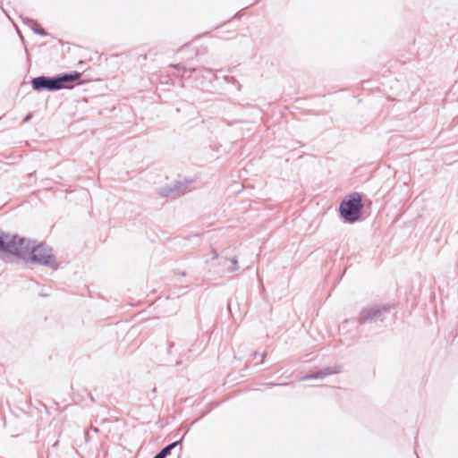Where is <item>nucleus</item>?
Wrapping results in <instances>:
<instances>
[{
	"label": "nucleus",
	"instance_id": "obj_6",
	"mask_svg": "<svg viewBox=\"0 0 458 458\" xmlns=\"http://www.w3.org/2000/svg\"><path fill=\"white\" fill-rule=\"evenodd\" d=\"M155 458H164L160 454H157Z\"/></svg>",
	"mask_w": 458,
	"mask_h": 458
},
{
	"label": "nucleus",
	"instance_id": "obj_2",
	"mask_svg": "<svg viewBox=\"0 0 458 458\" xmlns=\"http://www.w3.org/2000/svg\"><path fill=\"white\" fill-rule=\"evenodd\" d=\"M362 208L360 194L353 192L343 199L339 211L344 220L352 223L360 218Z\"/></svg>",
	"mask_w": 458,
	"mask_h": 458
},
{
	"label": "nucleus",
	"instance_id": "obj_5",
	"mask_svg": "<svg viewBox=\"0 0 458 458\" xmlns=\"http://www.w3.org/2000/svg\"><path fill=\"white\" fill-rule=\"evenodd\" d=\"M179 442H174L169 445H167L166 447H165L159 454L164 457L165 458L171 452V450L178 445Z\"/></svg>",
	"mask_w": 458,
	"mask_h": 458
},
{
	"label": "nucleus",
	"instance_id": "obj_1",
	"mask_svg": "<svg viewBox=\"0 0 458 458\" xmlns=\"http://www.w3.org/2000/svg\"><path fill=\"white\" fill-rule=\"evenodd\" d=\"M30 240L10 233H0V254L9 253L21 258L28 255Z\"/></svg>",
	"mask_w": 458,
	"mask_h": 458
},
{
	"label": "nucleus",
	"instance_id": "obj_3",
	"mask_svg": "<svg viewBox=\"0 0 458 458\" xmlns=\"http://www.w3.org/2000/svg\"><path fill=\"white\" fill-rule=\"evenodd\" d=\"M81 74L79 72H75L73 74H66L58 78H47V77H38L32 80V87L34 89L40 90L43 89H47L49 90L60 89L63 88H69L68 83L72 82L78 79H80Z\"/></svg>",
	"mask_w": 458,
	"mask_h": 458
},
{
	"label": "nucleus",
	"instance_id": "obj_4",
	"mask_svg": "<svg viewBox=\"0 0 458 458\" xmlns=\"http://www.w3.org/2000/svg\"><path fill=\"white\" fill-rule=\"evenodd\" d=\"M28 249V255L25 259L44 265H51L55 262L52 250L45 243L30 241V248Z\"/></svg>",
	"mask_w": 458,
	"mask_h": 458
}]
</instances>
